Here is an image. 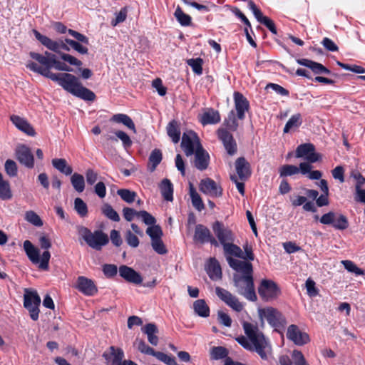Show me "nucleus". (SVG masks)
<instances>
[{"mask_svg": "<svg viewBox=\"0 0 365 365\" xmlns=\"http://www.w3.org/2000/svg\"><path fill=\"white\" fill-rule=\"evenodd\" d=\"M142 331L148 336V340L153 346H157L159 341L158 336L156 335L158 332L157 326L155 324L149 323L142 328Z\"/></svg>", "mask_w": 365, "mask_h": 365, "instance_id": "c85d7f7f", "label": "nucleus"}, {"mask_svg": "<svg viewBox=\"0 0 365 365\" xmlns=\"http://www.w3.org/2000/svg\"><path fill=\"white\" fill-rule=\"evenodd\" d=\"M25 219L26 221L36 227H41L43 225V221L41 217L32 210L27 211L26 212Z\"/></svg>", "mask_w": 365, "mask_h": 365, "instance_id": "603ef678", "label": "nucleus"}, {"mask_svg": "<svg viewBox=\"0 0 365 365\" xmlns=\"http://www.w3.org/2000/svg\"><path fill=\"white\" fill-rule=\"evenodd\" d=\"M297 62L299 65L310 68L316 74H329L331 73V71L325 66H324L322 64L307 58L297 59Z\"/></svg>", "mask_w": 365, "mask_h": 365, "instance_id": "cd10ccee", "label": "nucleus"}, {"mask_svg": "<svg viewBox=\"0 0 365 365\" xmlns=\"http://www.w3.org/2000/svg\"><path fill=\"white\" fill-rule=\"evenodd\" d=\"M228 350L224 346H212L210 349V359L220 360L226 358L228 355Z\"/></svg>", "mask_w": 365, "mask_h": 365, "instance_id": "4c0bfd02", "label": "nucleus"}, {"mask_svg": "<svg viewBox=\"0 0 365 365\" xmlns=\"http://www.w3.org/2000/svg\"><path fill=\"white\" fill-rule=\"evenodd\" d=\"M302 123V119L301 114L300 113L294 114L287 122L283 131L284 133H287L292 129L297 128L299 127Z\"/></svg>", "mask_w": 365, "mask_h": 365, "instance_id": "58836bf2", "label": "nucleus"}, {"mask_svg": "<svg viewBox=\"0 0 365 365\" xmlns=\"http://www.w3.org/2000/svg\"><path fill=\"white\" fill-rule=\"evenodd\" d=\"M315 150V147L312 143H304L299 145L296 150L297 158H305L312 151Z\"/></svg>", "mask_w": 365, "mask_h": 365, "instance_id": "a18cd8bd", "label": "nucleus"}, {"mask_svg": "<svg viewBox=\"0 0 365 365\" xmlns=\"http://www.w3.org/2000/svg\"><path fill=\"white\" fill-rule=\"evenodd\" d=\"M215 293L217 296L224 302L227 306L232 308L233 310L240 312H241L244 306L241 303L237 297L233 295L231 292L225 289L220 287L215 288Z\"/></svg>", "mask_w": 365, "mask_h": 365, "instance_id": "2eb2a0df", "label": "nucleus"}, {"mask_svg": "<svg viewBox=\"0 0 365 365\" xmlns=\"http://www.w3.org/2000/svg\"><path fill=\"white\" fill-rule=\"evenodd\" d=\"M24 249L28 258L32 263L39 264L38 267L41 269L47 270L48 269L51 254L48 250L43 252L40 259L39 250L29 240L24 241Z\"/></svg>", "mask_w": 365, "mask_h": 365, "instance_id": "6e6552de", "label": "nucleus"}, {"mask_svg": "<svg viewBox=\"0 0 365 365\" xmlns=\"http://www.w3.org/2000/svg\"><path fill=\"white\" fill-rule=\"evenodd\" d=\"M279 173L281 178H284L298 174L299 169L296 165H284L279 168Z\"/></svg>", "mask_w": 365, "mask_h": 365, "instance_id": "49530a36", "label": "nucleus"}, {"mask_svg": "<svg viewBox=\"0 0 365 365\" xmlns=\"http://www.w3.org/2000/svg\"><path fill=\"white\" fill-rule=\"evenodd\" d=\"M212 230L217 237L220 244L223 246L228 242H233L235 240L234 234L223 223L216 221L212 224Z\"/></svg>", "mask_w": 365, "mask_h": 365, "instance_id": "dca6fc26", "label": "nucleus"}, {"mask_svg": "<svg viewBox=\"0 0 365 365\" xmlns=\"http://www.w3.org/2000/svg\"><path fill=\"white\" fill-rule=\"evenodd\" d=\"M33 33L36 37V38L45 47L48 49L57 53L59 54L60 58L68 62L69 64L76 66H81L83 63L81 61L78 60L76 57L65 53H62L59 51V41H53L51 38H48L46 36L42 35L37 30H33Z\"/></svg>", "mask_w": 365, "mask_h": 365, "instance_id": "0eeeda50", "label": "nucleus"}, {"mask_svg": "<svg viewBox=\"0 0 365 365\" xmlns=\"http://www.w3.org/2000/svg\"><path fill=\"white\" fill-rule=\"evenodd\" d=\"M287 337L298 346H302L309 341V335L305 332L301 331L298 327L294 324H292L288 327Z\"/></svg>", "mask_w": 365, "mask_h": 365, "instance_id": "412c9836", "label": "nucleus"}, {"mask_svg": "<svg viewBox=\"0 0 365 365\" xmlns=\"http://www.w3.org/2000/svg\"><path fill=\"white\" fill-rule=\"evenodd\" d=\"M17 160L28 168H32L34 165V155L30 148L26 145H18L16 148Z\"/></svg>", "mask_w": 365, "mask_h": 365, "instance_id": "6ab92c4d", "label": "nucleus"}, {"mask_svg": "<svg viewBox=\"0 0 365 365\" xmlns=\"http://www.w3.org/2000/svg\"><path fill=\"white\" fill-rule=\"evenodd\" d=\"M52 165L60 173L70 175L72 174L73 169L64 158H54L52 160Z\"/></svg>", "mask_w": 365, "mask_h": 365, "instance_id": "7c9ffc66", "label": "nucleus"}, {"mask_svg": "<svg viewBox=\"0 0 365 365\" xmlns=\"http://www.w3.org/2000/svg\"><path fill=\"white\" fill-rule=\"evenodd\" d=\"M199 145L201 144L195 132L192 130H187L183 133L181 147L187 156H190L194 154Z\"/></svg>", "mask_w": 365, "mask_h": 365, "instance_id": "ddd939ff", "label": "nucleus"}, {"mask_svg": "<svg viewBox=\"0 0 365 365\" xmlns=\"http://www.w3.org/2000/svg\"><path fill=\"white\" fill-rule=\"evenodd\" d=\"M258 293L262 300L269 302L277 299L279 296L281 291L274 281L262 279L258 287Z\"/></svg>", "mask_w": 365, "mask_h": 365, "instance_id": "9b49d317", "label": "nucleus"}, {"mask_svg": "<svg viewBox=\"0 0 365 365\" xmlns=\"http://www.w3.org/2000/svg\"><path fill=\"white\" fill-rule=\"evenodd\" d=\"M234 103L235 110H230L224 122L227 129L233 132L236 131L238 128V120L245 119V113L250 108L249 101L240 92L234 93Z\"/></svg>", "mask_w": 365, "mask_h": 365, "instance_id": "20e7f679", "label": "nucleus"}, {"mask_svg": "<svg viewBox=\"0 0 365 365\" xmlns=\"http://www.w3.org/2000/svg\"><path fill=\"white\" fill-rule=\"evenodd\" d=\"M71 182L74 190L82 192L85 189V180L82 175L75 173L71 177Z\"/></svg>", "mask_w": 365, "mask_h": 365, "instance_id": "ea45409f", "label": "nucleus"}, {"mask_svg": "<svg viewBox=\"0 0 365 365\" xmlns=\"http://www.w3.org/2000/svg\"><path fill=\"white\" fill-rule=\"evenodd\" d=\"M107 365H138L131 360H124V352L120 348L111 346L103 354Z\"/></svg>", "mask_w": 365, "mask_h": 365, "instance_id": "f8f14e48", "label": "nucleus"}, {"mask_svg": "<svg viewBox=\"0 0 365 365\" xmlns=\"http://www.w3.org/2000/svg\"><path fill=\"white\" fill-rule=\"evenodd\" d=\"M102 213L108 219L114 221L119 222L120 217L118 212L108 203L104 204L101 207Z\"/></svg>", "mask_w": 365, "mask_h": 365, "instance_id": "79ce46f5", "label": "nucleus"}, {"mask_svg": "<svg viewBox=\"0 0 365 365\" xmlns=\"http://www.w3.org/2000/svg\"><path fill=\"white\" fill-rule=\"evenodd\" d=\"M74 210L82 217H86L88 214L87 205L80 197H77L74 200Z\"/></svg>", "mask_w": 365, "mask_h": 365, "instance_id": "de8ad7c7", "label": "nucleus"}, {"mask_svg": "<svg viewBox=\"0 0 365 365\" xmlns=\"http://www.w3.org/2000/svg\"><path fill=\"white\" fill-rule=\"evenodd\" d=\"M292 357L294 360V365H309L300 351L294 350L292 352Z\"/></svg>", "mask_w": 365, "mask_h": 365, "instance_id": "774afa93", "label": "nucleus"}, {"mask_svg": "<svg viewBox=\"0 0 365 365\" xmlns=\"http://www.w3.org/2000/svg\"><path fill=\"white\" fill-rule=\"evenodd\" d=\"M10 120L15 126L22 132L30 136L35 135L36 133L34 129L24 118H21L19 115H12L10 117Z\"/></svg>", "mask_w": 365, "mask_h": 365, "instance_id": "bb28decb", "label": "nucleus"}, {"mask_svg": "<svg viewBox=\"0 0 365 365\" xmlns=\"http://www.w3.org/2000/svg\"><path fill=\"white\" fill-rule=\"evenodd\" d=\"M5 171L10 177H16L18 173V168L15 161L13 160H7L5 162Z\"/></svg>", "mask_w": 365, "mask_h": 365, "instance_id": "bf43d9fd", "label": "nucleus"}, {"mask_svg": "<svg viewBox=\"0 0 365 365\" xmlns=\"http://www.w3.org/2000/svg\"><path fill=\"white\" fill-rule=\"evenodd\" d=\"M248 6L249 9L252 11L258 22L264 25L272 34H277V29L274 21L272 19L265 16H263L260 9L257 8L253 1H250L248 3Z\"/></svg>", "mask_w": 365, "mask_h": 365, "instance_id": "4be33fe9", "label": "nucleus"}, {"mask_svg": "<svg viewBox=\"0 0 365 365\" xmlns=\"http://www.w3.org/2000/svg\"><path fill=\"white\" fill-rule=\"evenodd\" d=\"M125 241L131 247L135 248L139 245V240L130 230H128L125 233Z\"/></svg>", "mask_w": 365, "mask_h": 365, "instance_id": "69168bd1", "label": "nucleus"}, {"mask_svg": "<svg viewBox=\"0 0 365 365\" xmlns=\"http://www.w3.org/2000/svg\"><path fill=\"white\" fill-rule=\"evenodd\" d=\"M167 133L174 143H177L180 139V130L176 120L170 121L167 126Z\"/></svg>", "mask_w": 365, "mask_h": 365, "instance_id": "f704fd0d", "label": "nucleus"}, {"mask_svg": "<svg viewBox=\"0 0 365 365\" xmlns=\"http://www.w3.org/2000/svg\"><path fill=\"white\" fill-rule=\"evenodd\" d=\"M138 214V218H140L142 220V221L146 225H148L149 227H150L152 225H154L156 223L155 218L151 214L148 212L147 211L141 210V211H139V212Z\"/></svg>", "mask_w": 365, "mask_h": 365, "instance_id": "4d7b16f0", "label": "nucleus"}, {"mask_svg": "<svg viewBox=\"0 0 365 365\" xmlns=\"http://www.w3.org/2000/svg\"><path fill=\"white\" fill-rule=\"evenodd\" d=\"M160 189L163 198L167 201L173 200V186L170 180L163 179L160 185Z\"/></svg>", "mask_w": 365, "mask_h": 365, "instance_id": "72a5a7b5", "label": "nucleus"}, {"mask_svg": "<svg viewBox=\"0 0 365 365\" xmlns=\"http://www.w3.org/2000/svg\"><path fill=\"white\" fill-rule=\"evenodd\" d=\"M155 357L167 365H178L174 356H168L163 352L157 351Z\"/></svg>", "mask_w": 365, "mask_h": 365, "instance_id": "13d9d810", "label": "nucleus"}, {"mask_svg": "<svg viewBox=\"0 0 365 365\" xmlns=\"http://www.w3.org/2000/svg\"><path fill=\"white\" fill-rule=\"evenodd\" d=\"M12 197L10 185L8 181L0 183V199L2 200H10Z\"/></svg>", "mask_w": 365, "mask_h": 365, "instance_id": "3c124183", "label": "nucleus"}, {"mask_svg": "<svg viewBox=\"0 0 365 365\" xmlns=\"http://www.w3.org/2000/svg\"><path fill=\"white\" fill-rule=\"evenodd\" d=\"M258 313L261 320L266 319L272 327L279 328L286 324L282 314L273 307L259 309Z\"/></svg>", "mask_w": 365, "mask_h": 365, "instance_id": "9d476101", "label": "nucleus"}, {"mask_svg": "<svg viewBox=\"0 0 365 365\" xmlns=\"http://www.w3.org/2000/svg\"><path fill=\"white\" fill-rule=\"evenodd\" d=\"M207 273L212 280H217L222 278V270L217 260L211 258L209 261Z\"/></svg>", "mask_w": 365, "mask_h": 365, "instance_id": "c756f323", "label": "nucleus"}, {"mask_svg": "<svg viewBox=\"0 0 365 365\" xmlns=\"http://www.w3.org/2000/svg\"><path fill=\"white\" fill-rule=\"evenodd\" d=\"M110 121L122 123L129 129L132 130L134 133L136 132L135 124L130 116L126 114L118 113L115 114L110 118Z\"/></svg>", "mask_w": 365, "mask_h": 365, "instance_id": "2f4dec72", "label": "nucleus"}, {"mask_svg": "<svg viewBox=\"0 0 365 365\" xmlns=\"http://www.w3.org/2000/svg\"><path fill=\"white\" fill-rule=\"evenodd\" d=\"M115 134L118 138H119L123 143L124 148H130L132 145V140L130 137L124 131L118 130L115 132Z\"/></svg>", "mask_w": 365, "mask_h": 365, "instance_id": "0e129e2a", "label": "nucleus"}, {"mask_svg": "<svg viewBox=\"0 0 365 365\" xmlns=\"http://www.w3.org/2000/svg\"><path fill=\"white\" fill-rule=\"evenodd\" d=\"M65 41L67 44H68L72 48L81 54H86L88 53V49L86 46L82 45L81 42H78L76 41L66 38Z\"/></svg>", "mask_w": 365, "mask_h": 365, "instance_id": "5fc2aeb1", "label": "nucleus"}, {"mask_svg": "<svg viewBox=\"0 0 365 365\" xmlns=\"http://www.w3.org/2000/svg\"><path fill=\"white\" fill-rule=\"evenodd\" d=\"M194 154L195 168L200 170H205L208 167L210 160L207 152L203 149L202 145H199Z\"/></svg>", "mask_w": 365, "mask_h": 365, "instance_id": "393cba45", "label": "nucleus"}, {"mask_svg": "<svg viewBox=\"0 0 365 365\" xmlns=\"http://www.w3.org/2000/svg\"><path fill=\"white\" fill-rule=\"evenodd\" d=\"M76 230L87 245L96 250H101L109 242L108 235L101 230L92 232L88 228L82 225L77 226Z\"/></svg>", "mask_w": 365, "mask_h": 365, "instance_id": "423d86ee", "label": "nucleus"}, {"mask_svg": "<svg viewBox=\"0 0 365 365\" xmlns=\"http://www.w3.org/2000/svg\"><path fill=\"white\" fill-rule=\"evenodd\" d=\"M226 259L232 269L242 274V275L235 274L233 276L237 292L250 301H256L252 264L249 262L234 259L231 256H227Z\"/></svg>", "mask_w": 365, "mask_h": 365, "instance_id": "f03ea898", "label": "nucleus"}, {"mask_svg": "<svg viewBox=\"0 0 365 365\" xmlns=\"http://www.w3.org/2000/svg\"><path fill=\"white\" fill-rule=\"evenodd\" d=\"M242 327L250 340L251 351H255L262 360L267 361L272 356V349L269 341L259 330L256 324L244 322Z\"/></svg>", "mask_w": 365, "mask_h": 365, "instance_id": "7ed1b4c3", "label": "nucleus"}, {"mask_svg": "<svg viewBox=\"0 0 365 365\" xmlns=\"http://www.w3.org/2000/svg\"><path fill=\"white\" fill-rule=\"evenodd\" d=\"M223 249L226 255H233L239 258L242 257V250L241 248L232 242L225 244Z\"/></svg>", "mask_w": 365, "mask_h": 365, "instance_id": "c03bdc74", "label": "nucleus"}, {"mask_svg": "<svg viewBox=\"0 0 365 365\" xmlns=\"http://www.w3.org/2000/svg\"><path fill=\"white\" fill-rule=\"evenodd\" d=\"M146 234L150 237L151 241L160 239L163 236V231L159 225H152L146 230Z\"/></svg>", "mask_w": 365, "mask_h": 365, "instance_id": "8fccbe9b", "label": "nucleus"}, {"mask_svg": "<svg viewBox=\"0 0 365 365\" xmlns=\"http://www.w3.org/2000/svg\"><path fill=\"white\" fill-rule=\"evenodd\" d=\"M162 160V153L158 149L153 150L149 156L148 169L150 172H153L156 167L160 163Z\"/></svg>", "mask_w": 365, "mask_h": 365, "instance_id": "a19ab883", "label": "nucleus"}, {"mask_svg": "<svg viewBox=\"0 0 365 365\" xmlns=\"http://www.w3.org/2000/svg\"><path fill=\"white\" fill-rule=\"evenodd\" d=\"M138 349L143 354L155 356L157 351L148 346L143 340H136Z\"/></svg>", "mask_w": 365, "mask_h": 365, "instance_id": "052dcab7", "label": "nucleus"}, {"mask_svg": "<svg viewBox=\"0 0 365 365\" xmlns=\"http://www.w3.org/2000/svg\"><path fill=\"white\" fill-rule=\"evenodd\" d=\"M117 194L123 200L128 203H132L135 201L136 192L128 189H120L117 191Z\"/></svg>", "mask_w": 365, "mask_h": 365, "instance_id": "09e8293b", "label": "nucleus"}, {"mask_svg": "<svg viewBox=\"0 0 365 365\" xmlns=\"http://www.w3.org/2000/svg\"><path fill=\"white\" fill-rule=\"evenodd\" d=\"M187 64L192 68L194 73L200 75L202 73V60L201 58H191L187 61Z\"/></svg>", "mask_w": 365, "mask_h": 365, "instance_id": "680f3d73", "label": "nucleus"}, {"mask_svg": "<svg viewBox=\"0 0 365 365\" xmlns=\"http://www.w3.org/2000/svg\"><path fill=\"white\" fill-rule=\"evenodd\" d=\"M220 121V115L218 111L210 109L204 113L201 117L200 122L202 125L215 124Z\"/></svg>", "mask_w": 365, "mask_h": 365, "instance_id": "473e14b6", "label": "nucleus"}, {"mask_svg": "<svg viewBox=\"0 0 365 365\" xmlns=\"http://www.w3.org/2000/svg\"><path fill=\"white\" fill-rule=\"evenodd\" d=\"M195 312L201 317H207L210 315V308L204 299H197L193 303Z\"/></svg>", "mask_w": 365, "mask_h": 365, "instance_id": "c9c22d12", "label": "nucleus"}, {"mask_svg": "<svg viewBox=\"0 0 365 365\" xmlns=\"http://www.w3.org/2000/svg\"><path fill=\"white\" fill-rule=\"evenodd\" d=\"M174 16L182 26H190L191 24V17L184 13L180 6H178L174 13Z\"/></svg>", "mask_w": 365, "mask_h": 365, "instance_id": "37998d69", "label": "nucleus"}, {"mask_svg": "<svg viewBox=\"0 0 365 365\" xmlns=\"http://www.w3.org/2000/svg\"><path fill=\"white\" fill-rule=\"evenodd\" d=\"M341 264L344 265V268L351 273H354L356 275L364 274V270L358 267L352 261L343 260L341 261Z\"/></svg>", "mask_w": 365, "mask_h": 365, "instance_id": "864d4df0", "label": "nucleus"}, {"mask_svg": "<svg viewBox=\"0 0 365 365\" xmlns=\"http://www.w3.org/2000/svg\"><path fill=\"white\" fill-rule=\"evenodd\" d=\"M190 195L193 207L197 211H202L205 208V205L200 195L196 192L192 184H190Z\"/></svg>", "mask_w": 365, "mask_h": 365, "instance_id": "e433bc0d", "label": "nucleus"}, {"mask_svg": "<svg viewBox=\"0 0 365 365\" xmlns=\"http://www.w3.org/2000/svg\"><path fill=\"white\" fill-rule=\"evenodd\" d=\"M40 304L41 298L37 292L26 289L24 295V306L29 311V315L34 321L38 319Z\"/></svg>", "mask_w": 365, "mask_h": 365, "instance_id": "1a4fd4ad", "label": "nucleus"}, {"mask_svg": "<svg viewBox=\"0 0 365 365\" xmlns=\"http://www.w3.org/2000/svg\"><path fill=\"white\" fill-rule=\"evenodd\" d=\"M61 86L72 95L87 101H95L96 94L90 89L83 86L78 78L74 75L63 74Z\"/></svg>", "mask_w": 365, "mask_h": 365, "instance_id": "39448f33", "label": "nucleus"}, {"mask_svg": "<svg viewBox=\"0 0 365 365\" xmlns=\"http://www.w3.org/2000/svg\"><path fill=\"white\" fill-rule=\"evenodd\" d=\"M333 227L336 230H343L349 227V222L346 216L343 215H336V219Z\"/></svg>", "mask_w": 365, "mask_h": 365, "instance_id": "6e6d98bb", "label": "nucleus"}, {"mask_svg": "<svg viewBox=\"0 0 365 365\" xmlns=\"http://www.w3.org/2000/svg\"><path fill=\"white\" fill-rule=\"evenodd\" d=\"M76 287L81 292L88 296H93L98 292L94 282L83 276L78 277Z\"/></svg>", "mask_w": 365, "mask_h": 365, "instance_id": "5701e85b", "label": "nucleus"}, {"mask_svg": "<svg viewBox=\"0 0 365 365\" xmlns=\"http://www.w3.org/2000/svg\"><path fill=\"white\" fill-rule=\"evenodd\" d=\"M336 214L335 212L330 211L323 215L320 217L319 222L323 225H331L333 226V224L336 219Z\"/></svg>", "mask_w": 365, "mask_h": 365, "instance_id": "338daca9", "label": "nucleus"}, {"mask_svg": "<svg viewBox=\"0 0 365 365\" xmlns=\"http://www.w3.org/2000/svg\"><path fill=\"white\" fill-rule=\"evenodd\" d=\"M29 56L41 66L34 61H29L26 64V67L31 71L56 82L59 86L62 82L61 80L64 78L63 74L71 75L68 72L73 71V68L65 63L57 60L56 56L52 53L45 51L43 55L31 51L29 53Z\"/></svg>", "mask_w": 365, "mask_h": 365, "instance_id": "f257e3e1", "label": "nucleus"}, {"mask_svg": "<svg viewBox=\"0 0 365 365\" xmlns=\"http://www.w3.org/2000/svg\"><path fill=\"white\" fill-rule=\"evenodd\" d=\"M217 135L227 153L230 155H235L237 153V143L232 135L225 128H219Z\"/></svg>", "mask_w": 365, "mask_h": 365, "instance_id": "a211bd4d", "label": "nucleus"}, {"mask_svg": "<svg viewBox=\"0 0 365 365\" xmlns=\"http://www.w3.org/2000/svg\"><path fill=\"white\" fill-rule=\"evenodd\" d=\"M118 271L120 276L128 282L139 284L143 281L140 274L130 267L121 265Z\"/></svg>", "mask_w": 365, "mask_h": 365, "instance_id": "b1692460", "label": "nucleus"}, {"mask_svg": "<svg viewBox=\"0 0 365 365\" xmlns=\"http://www.w3.org/2000/svg\"><path fill=\"white\" fill-rule=\"evenodd\" d=\"M215 293L217 296L224 302L227 306L232 308L233 310L240 312H241L244 306L241 303L237 297L233 295L231 292L225 289L220 287L215 288Z\"/></svg>", "mask_w": 365, "mask_h": 365, "instance_id": "4468645a", "label": "nucleus"}, {"mask_svg": "<svg viewBox=\"0 0 365 365\" xmlns=\"http://www.w3.org/2000/svg\"><path fill=\"white\" fill-rule=\"evenodd\" d=\"M235 169L239 178L245 180L251 175L250 164L244 157L238 158L235 161Z\"/></svg>", "mask_w": 365, "mask_h": 365, "instance_id": "a878e982", "label": "nucleus"}, {"mask_svg": "<svg viewBox=\"0 0 365 365\" xmlns=\"http://www.w3.org/2000/svg\"><path fill=\"white\" fill-rule=\"evenodd\" d=\"M193 239L195 242L201 244L210 242L214 246H218V242L212 237L210 230L201 224L195 226Z\"/></svg>", "mask_w": 365, "mask_h": 365, "instance_id": "f3484780", "label": "nucleus"}, {"mask_svg": "<svg viewBox=\"0 0 365 365\" xmlns=\"http://www.w3.org/2000/svg\"><path fill=\"white\" fill-rule=\"evenodd\" d=\"M151 246L154 251L159 255H165L168 252L161 238L151 241Z\"/></svg>", "mask_w": 365, "mask_h": 365, "instance_id": "e2e57ef3", "label": "nucleus"}, {"mask_svg": "<svg viewBox=\"0 0 365 365\" xmlns=\"http://www.w3.org/2000/svg\"><path fill=\"white\" fill-rule=\"evenodd\" d=\"M200 190L210 197H220L222 194V190L213 180L205 178L200 181Z\"/></svg>", "mask_w": 365, "mask_h": 365, "instance_id": "aec40b11", "label": "nucleus"}]
</instances>
